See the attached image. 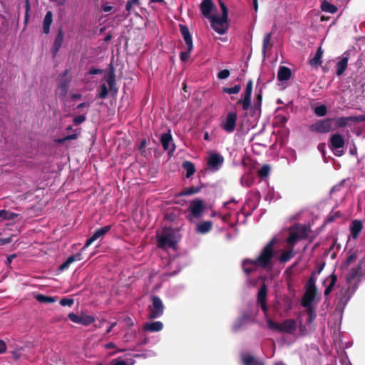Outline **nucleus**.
Returning <instances> with one entry per match:
<instances>
[{"label":"nucleus","mask_w":365,"mask_h":365,"mask_svg":"<svg viewBox=\"0 0 365 365\" xmlns=\"http://www.w3.org/2000/svg\"><path fill=\"white\" fill-rule=\"evenodd\" d=\"M53 21V14L51 11H48L44 17L43 22V31L44 34H48L50 31V26Z\"/></svg>","instance_id":"nucleus-28"},{"label":"nucleus","mask_w":365,"mask_h":365,"mask_svg":"<svg viewBox=\"0 0 365 365\" xmlns=\"http://www.w3.org/2000/svg\"><path fill=\"white\" fill-rule=\"evenodd\" d=\"M336 123L339 127H344L350 120V117H341L335 119Z\"/></svg>","instance_id":"nucleus-44"},{"label":"nucleus","mask_w":365,"mask_h":365,"mask_svg":"<svg viewBox=\"0 0 365 365\" xmlns=\"http://www.w3.org/2000/svg\"><path fill=\"white\" fill-rule=\"evenodd\" d=\"M212 227V222L211 221H204L200 222L196 226V232L200 234H206L209 232Z\"/></svg>","instance_id":"nucleus-26"},{"label":"nucleus","mask_w":365,"mask_h":365,"mask_svg":"<svg viewBox=\"0 0 365 365\" xmlns=\"http://www.w3.org/2000/svg\"><path fill=\"white\" fill-rule=\"evenodd\" d=\"M294 248L290 247L289 250L284 252L279 257L281 262H287L294 257Z\"/></svg>","instance_id":"nucleus-34"},{"label":"nucleus","mask_w":365,"mask_h":365,"mask_svg":"<svg viewBox=\"0 0 365 365\" xmlns=\"http://www.w3.org/2000/svg\"><path fill=\"white\" fill-rule=\"evenodd\" d=\"M271 40H272V34H270V33L266 34L265 36H264L263 44H262V53H263L264 56H265V55H266L267 50L269 49L272 46Z\"/></svg>","instance_id":"nucleus-31"},{"label":"nucleus","mask_w":365,"mask_h":365,"mask_svg":"<svg viewBox=\"0 0 365 365\" xmlns=\"http://www.w3.org/2000/svg\"><path fill=\"white\" fill-rule=\"evenodd\" d=\"M16 217L17 214L14 212H11L6 210H0V222L6 220H14Z\"/></svg>","instance_id":"nucleus-33"},{"label":"nucleus","mask_w":365,"mask_h":365,"mask_svg":"<svg viewBox=\"0 0 365 365\" xmlns=\"http://www.w3.org/2000/svg\"><path fill=\"white\" fill-rule=\"evenodd\" d=\"M200 188L198 187H190L185 188L180 193L181 195H191L197 193Z\"/></svg>","instance_id":"nucleus-43"},{"label":"nucleus","mask_w":365,"mask_h":365,"mask_svg":"<svg viewBox=\"0 0 365 365\" xmlns=\"http://www.w3.org/2000/svg\"><path fill=\"white\" fill-rule=\"evenodd\" d=\"M78 133L76 132H74L73 133L68 135L66 137L63 138L62 139L58 140V141L59 143H63L66 140H74L78 138Z\"/></svg>","instance_id":"nucleus-47"},{"label":"nucleus","mask_w":365,"mask_h":365,"mask_svg":"<svg viewBox=\"0 0 365 365\" xmlns=\"http://www.w3.org/2000/svg\"><path fill=\"white\" fill-rule=\"evenodd\" d=\"M240 85H235L233 87L223 88V91L229 94H237L240 91Z\"/></svg>","instance_id":"nucleus-46"},{"label":"nucleus","mask_w":365,"mask_h":365,"mask_svg":"<svg viewBox=\"0 0 365 365\" xmlns=\"http://www.w3.org/2000/svg\"><path fill=\"white\" fill-rule=\"evenodd\" d=\"M306 291L302 299V305L304 307H313L317 295V288L315 285V280L313 277H311L307 284Z\"/></svg>","instance_id":"nucleus-7"},{"label":"nucleus","mask_w":365,"mask_h":365,"mask_svg":"<svg viewBox=\"0 0 365 365\" xmlns=\"http://www.w3.org/2000/svg\"><path fill=\"white\" fill-rule=\"evenodd\" d=\"M255 315V311L244 313L242 317L235 322L233 325V329L235 330L240 329L245 322L253 320Z\"/></svg>","instance_id":"nucleus-19"},{"label":"nucleus","mask_w":365,"mask_h":365,"mask_svg":"<svg viewBox=\"0 0 365 365\" xmlns=\"http://www.w3.org/2000/svg\"><path fill=\"white\" fill-rule=\"evenodd\" d=\"M241 183L243 186H249L248 182L244 181V177L241 178Z\"/></svg>","instance_id":"nucleus-63"},{"label":"nucleus","mask_w":365,"mask_h":365,"mask_svg":"<svg viewBox=\"0 0 365 365\" xmlns=\"http://www.w3.org/2000/svg\"><path fill=\"white\" fill-rule=\"evenodd\" d=\"M230 74V73L228 70L224 69L218 73L217 78L219 79H226L229 77Z\"/></svg>","instance_id":"nucleus-50"},{"label":"nucleus","mask_w":365,"mask_h":365,"mask_svg":"<svg viewBox=\"0 0 365 365\" xmlns=\"http://www.w3.org/2000/svg\"><path fill=\"white\" fill-rule=\"evenodd\" d=\"M6 350V345L3 340H0V354H4Z\"/></svg>","instance_id":"nucleus-54"},{"label":"nucleus","mask_w":365,"mask_h":365,"mask_svg":"<svg viewBox=\"0 0 365 365\" xmlns=\"http://www.w3.org/2000/svg\"><path fill=\"white\" fill-rule=\"evenodd\" d=\"M116 324H117V322H113V323L110 324V327L106 330V334H109V333L111 331L112 329H113L114 327H115V326H116Z\"/></svg>","instance_id":"nucleus-59"},{"label":"nucleus","mask_w":365,"mask_h":365,"mask_svg":"<svg viewBox=\"0 0 365 365\" xmlns=\"http://www.w3.org/2000/svg\"><path fill=\"white\" fill-rule=\"evenodd\" d=\"M329 148L336 156H341L344 152L343 148L344 146V140L341 135L335 133L332 135L329 139Z\"/></svg>","instance_id":"nucleus-11"},{"label":"nucleus","mask_w":365,"mask_h":365,"mask_svg":"<svg viewBox=\"0 0 365 365\" xmlns=\"http://www.w3.org/2000/svg\"><path fill=\"white\" fill-rule=\"evenodd\" d=\"M329 279H330L329 284L328 285V287L326 288V289L324 291L325 295H329L330 294V292L332 291L333 287H334V285L336 282L337 278H336V275L331 274L329 276Z\"/></svg>","instance_id":"nucleus-38"},{"label":"nucleus","mask_w":365,"mask_h":365,"mask_svg":"<svg viewBox=\"0 0 365 365\" xmlns=\"http://www.w3.org/2000/svg\"><path fill=\"white\" fill-rule=\"evenodd\" d=\"M253 6H254V9L255 11L257 12V10H258V3H257V0H253Z\"/></svg>","instance_id":"nucleus-60"},{"label":"nucleus","mask_w":365,"mask_h":365,"mask_svg":"<svg viewBox=\"0 0 365 365\" xmlns=\"http://www.w3.org/2000/svg\"><path fill=\"white\" fill-rule=\"evenodd\" d=\"M222 9L221 15H213L208 19L210 21L211 27L219 34H225L229 28L228 23V9L222 1L220 2Z\"/></svg>","instance_id":"nucleus-4"},{"label":"nucleus","mask_w":365,"mask_h":365,"mask_svg":"<svg viewBox=\"0 0 365 365\" xmlns=\"http://www.w3.org/2000/svg\"><path fill=\"white\" fill-rule=\"evenodd\" d=\"M182 168L186 171V177L187 178H190L195 172L194 164L190 161L183 162Z\"/></svg>","instance_id":"nucleus-32"},{"label":"nucleus","mask_w":365,"mask_h":365,"mask_svg":"<svg viewBox=\"0 0 365 365\" xmlns=\"http://www.w3.org/2000/svg\"><path fill=\"white\" fill-rule=\"evenodd\" d=\"M237 115L235 111L228 113L222 120L221 128L228 133H232L236 127Z\"/></svg>","instance_id":"nucleus-14"},{"label":"nucleus","mask_w":365,"mask_h":365,"mask_svg":"<svg viewBox=\"0 0 365 365\" xmlns=\"http://www.w3.org/2000/svg\"><path fill=\"white\" fill-rule=\"evenodd\" d=\"M190 51H189V49L187 48V51H182L180 53V59L182 61H185L188 59Z\"/></svg>","instance_id":"nucleus-51"},{"label":"nucleus","mask_w":365,"mask_h":365,"mask_svg":"<svg viewBox=\"0 0 365 365\" xmlns=\"http://www.w3.org/2000/svg\"><path fill=\"white\" fill-rule=\"evenodd\" d=\"M332 121L331 118L318 120L309 126V130L319 133H329L331 130Z\"/></svg>","instance_id":"nucleus-13"},{"label":"nucleus","mask_w":365,"mask_h":365,"mask_svg":"<svg viewBox=\"0 0 365 365\" xmlns=\"http://www.w3.org/2000/svg\"><path fill=\"white\" fill-rule=\"evenodd\" d=\"M102 73V71L101 69H98V68H91L89 71V73L91 75H96V74H99V73Z\"/></svg>","instance_id":"nucleus-56"},{"label":"nucleus","mask_w":365,"mask_h":365,"mask_svg":"<svg viewBox=\"0 0 365 365\" xmlns=\"http://www.w3.org/2000/svg\"><path fill=\"white\" fill-rule=\"evenodd\" d=\"M112 9H113V6H109V5H103L102 6V10L104 12H110V11H112Z\"/></svg>","instance_id":"nucleus-57"},{"label":"nucleus","mask_w":365,"mask_h":365,"mask_svg":"<svg viewBox=\"0 0 365 365\" xmlns=\"http://www.w3.org/2000/svg\"><path fill=\"white\" fill-rule=\"evenodd\" d=\"M90 104L88 103H82L77 106L76 108L80 109L84 107L88 108Z\"/></svg>","instance_id":"nucleus-58"},{"label":"nucleus","mask_w":365,"mask_h":365,"mask_svg":"<svg viewBox=\"0 0 365 365\" xmlns=\"http://www.w3.org/2000/svg\"><path fill=\"white\" fill-rule=\"evenodd\" d=\"M189 210L190 215H188L190 221H194L195 220L199 219L202 215L205 210V205L202 200L196 199L192 200L189 205Z\"/></svg>","instance_id":"nucleus-10"},{"label":"nucleus","mask_w":365,"mask_h":365,"mask_svg":"<svg viewBox=\"0 0 365 365\" xmlns=\"http://www.w3.org/2000/svg\"><path fill=\"white\" fill-rule=\"evenodd\" d=\"M321 9L322 11L329 14H334L337 11L336 6L329 3L327 0H323L322 1Z\"/></svg>","instance_id":"nucleus-30"},{"label":"nucleus","mask_w":365,"mask_h":365,"mask_svg":"<svg viewBox=\"0 0 365 365\" xmlns=\"http://www.w3.org/2000/svg\"><path fill=\"white\" fill-rule=\"evenodd\" d=\"M140 5V0H128L125 9L128 12L126 16H128L133 8Z\"/></svg>","instance_id":"nucleus-39"},{"label":"nucleus","mask_w":365,"mask_h":365,"mask_svg":"<svg viewBox=\"0 0 365 365\" xmlns=\"http://www.w3.org/2000/svg\"><path fill=\"white\" fill-rule=\"evenodd\" d=\"M252 81H249V82L247 83L245 93H247L248 95H252Z\"/></svg>","instance_id":"nucleus-53"},{"label":"nucleus","mask_w":365,"mask_h":365,"mask_svg":"<svg viewBox=\"0 0 365 365\" xmlns=\"http://www.w3.org/2000/svg\"><path fill=\"white\" fill-rule=\"evenodd\" d=\"M251 96L252 95L245 93L244 98L239 101L240 103H242V108L244 110H247L250 108L251 103Z\"/></svg>","instance_id":"nucleus-41"},{"label":"nucleus","mask_w":365,"mask_h":365,"mask_svg":"<svg viewBox=\"0 0 365 365\" xmlns=\"http://www.w3.org/2000/svg\"><path fill=\"white\" fill-rule=\"evenodd\" d=\"M206 163V170L210 173H216L222 168L224 157L215 150H210L207 152Z\"/></svg>","instance_id":"nucleus-6"},{"label":"nucleus","mask_w":365,"mask_h":365,"mask_svg":"<svg viewBox=\"0 0 365 365\" xmlns=\"http://www.w3.org/2000/svg\"><path fill=\"white\" fill-rule=\"evenodd\" d=\"M307 235L306 227L303 225H296L291 228L289 236L287 239V243L294 248V245Z\"/></svg>","instance_id":"nucleus-9"},{"label":"nucleus","mask_w":365,"mask_h":365,"mask_svg":"<svg viewBox=\"0 0 365 365\" xmlns=\"http://www.w3.org/2000/svg\"><path fill=\"white\" fill-rule=\"evenodd\" d=\"M314 112L317 116L323 117L327 113V106L324 105H319L314 108Z\"/></svg>","instance_id":"nucleus-37"},{"label":"nucleus","mask_w":365,"mask_h":365,"mask_svg":"<svg viewBox=\"0 0 365 365\" xmlns=\"http://www.w3.org/2000/svg\"><path fill=\"white\" fill-rule=\"evenodd\" d=\"M11 242V237L0 238V245H4Z\"/></svg>","instance_id":"nucleus-55"},{"label":"nucleus","mask_w":365,"mask_h":365,"mask_svg":"<svg viewBox=\"0 0 365 365\" xmlns=\"http://www.w3.org/2000/svg\"><path fill=\"white\" fill-rule=\"evenodd\" d=\"M36 299L41 303H53L56 302V297L46 296L43 294L36 295Z\"/></svg>","instance_id":"nucleus-35"},{"label":"nucleus","mask_w":365,"mask_h":365,"mask_svg":"<svg viewBox=\"0 0 365 365\" xmlns=\"http://www.w3.org/2000/svg\"><path fill=\"white\" fill-rule=\"evenodd\" d=\"M125 321H126V322H127V324H128V325H132V324H133V322H132V321H131V319H130V318H129V317L126 318V319H125Z\"/></svg>","instance_id":"nucleus-64"},{"label":"nucleus","mask_w":365,"mask_h":365,"mask_svg":"<svg viewBox=\"0 0 365 365\" xmlns=\"http://www.w3.org/2000/svg\"><path fill=\"white\" fill-rule=\"evenodd\" d=\"M110 226L107 225L104 226L103 227H101L95 231L93 235L87 240L86 244L82 247L81 252H83L86 250V248H88L94 241L97 240L98 238L102 237L104 236L110 230ZM82 259V255L81 252H78L74 255L70 256L68 257V259L60 266L59 269L61 271H63L69 267L71 264L76 261H80Z\"/></svg>","instance_id":"nucleus-3"},{"label":"nucleus","mask_w":365,"mask_h":365,"mask_svg":"<svg viewBox=\"0 0 365 365\" xmlns=\"http://www.w3.org/2000/svg\"><path fill=\"white\" fill-rule=\"evenodd\" d=\"M163 328V324L160 321L147 322L143 326V329L150 332L160 331Z\"/></svg>","instance_id":"nucleus-25"},{"label":"nucleus","mask_w":365,"mask_h":365,"mask_svg":"<svg viewBox=\"0 0 365 365\" xmlns=\"http://www.w3.org/2000/svg\"><path fill=\"white\" fill-rule=\"evenodd\" d=\"M267 299V287L263 284L258 291L257 294V304L261 307L264 314H267V307L266 304Z\"/></svg>","instance_id":"nucleus-17"},{"label":"nucleus","mask_w":365,"mask_h":365,"mask_svg":"<svg viewBox=\"0 0 365 365\" xmlns=\"http://www.w3.org/2000/svg\"><path fill=\"white\" fill-rule=\"evenodd\" d=\"M63 41V34L62 31L60 30L56 36L54 44L52 48V52L54 56L57 53V52L61 47Z\"/></svg>","instance_id":"nucleus-29"},{"label":"nucleus","mask_w":365,"mask_h":365,"mask_svg":"<svg viewBox=\"0 0 365 365\" xmlns=\"http://www.w3.org/2000/svg\"><path fill=\"white\" fill-rule=\"evenodd\" d=\"M322 56V50L321 48H319L315 54V56L311 60L310 63L312 66L319 65L322 63V61H321Z\"/></svg>","instance_id":"nucleus-40"},{"label":"nucleus","mask_w":365,"mask_h":365,"mask_svg":"<svg viewBox=\"0 0 365 365\" xmlns=\"http://www.w3.org/2000/svg\"><path fill=\"white\" fill-rule=\"evenodd\" d=\"M270 168L268 165H264L258 171V174L262 178L267 177L269 174Z\"/></svg>","instance_id":"nucleus-45"},{"label":"nucleus","mask_w":365,"mask_h":365,"mask_svg":"<svg viewBox=\"0 0 365 365\" xmlns=\"http://www.w3.org/2000/svg\"><path fill=\"white\" fill-rule=\"evenodd\" d=\"M276 240L273 238L262 250L259 257L255 259H245L242 262L244 272L249 274L255 271L258 267L270 269L272 267V259L274 255L273 246Z\"/></svg>","instance_id":"nucleus-2"},{"label":"nucleus","mask_w":365,"mask_h":365,"mask_svg":"<svg viewBox=\"0 0 365 365\" xmlns=\"http://www.w3.org/2000/svg\"><path fill=\"white\" fill-rule=\"evenodd\" d=\"M86 120L85 114L76 115L73 118V121L74 124L79 125Z\"/></svg>","instance_id":"nucleus-48"},{"label":"nucleus","mask_w":365,"mask_h":365,"mask_svg":"<svg viewBox=\"0 0 365 365\" xmlns=\"http://www.w3.org/2000/svg\"><path fill=\"white\" fill-rule=\"evenodd\" d=\"M243 365H265L262 360L258 359L251 354H243L242 356Z\"/></svg>","instance_id":"nucleus-23"},{"label":"nucleus","mask_w":365,"mask_h":365,"mask_svg":"<svg viewBox=\"0 0 365 365\" xmlns=\"http://www.w3.org/2000/svg\"><path fill=\"white\" fill-rule=\"evenodd\" d=\"M215 5L212 0H203L200 4V9L202 14V15L207 18L210 19L213 15L211 14Z\"/></svg>","instance_id":"nucleus-20"},{"label":"nucleus","mask_w":365,"mask_h":365,"mask_svg":"<svg viewBox=\"0 0 365 365\" xmlns=\"http://www.w3.org/2000/svg\"><path fill=\"white\" fill-rule=\"evenodd\" d=\"M350 120L353 122H364V115L350 116Z\"/></svg>","instance_id":"nucleus-52"},{"label":"nucleus","mask_w":365,"mask_h":365,"mask_svg":"<svg viewBox=\"0 0 365 365\" xmlns=\"http://www.w3.org/2000/svg\"><path fill=\"white\" fill-rule=\"evenodd\" d=\"M267 327L269 329L275 331L286 333L289 334H294L297 330V325L295 320L287 319L282 323H277L271 319H267Z\"/></svg>","instance_id":"nucleus-5"},{"label":"nucleus","mask_w":365,"mask_h":365,"mask_svg":"<svg viewBox=\"0 0 365 365\" xmlns=\"http://www.w3.org/2000/svg\"><path fill=\"white\" fill-rule=\"evenodd\" d=\"M74 303L73 299L63 298L60 301V304L62 306L71 307Z\"/></svg>","instance_id":"nucleus-49"},{"label":"nucleus","mask_w":365,"mask_h":365,"mask_svg":"<svg viewBox=\"0 0 365 365\" xmlns=\"http://www.w3.org/2000/svg\"><path fill=\"white\" fill-rule=\"evenodd\" d=\"M180 32L185 42V44L189 49L192 51L193 48L192 36L190 34V31L186 26L180 25Z\"/></svg>","instance_id":"nucleus-22"},{"label":"nucleus","mask_w":365,"mask_h":365,"mask_svg":"<svg viewBox=\"0 0 365 365\" xmlns=\"http://www.w3.org/2000/svg\"><path fill=\"white\" fill-rule=\"evenodd\" d=\"M72 99L73 100H76V99H79L81 98V95L79 94V93H76V94H73L72 96H71Z\"/></svg>","instance_id":"nucleus-61"},{"label":"nucleus","mask_w":365,"mask_h":365,"mask_svg":"<svg viewBox=\"0 0 365 365\" xmlns=\"http://www.w3.org/2000/svg\"><path fill=\"white\" fill-rule=\"evenodd\" d=\"M151 305L149 307V318L156 319L161 317L164 312V305L162 300L157 296L151 297Z\"/></svg>","instance_id":"nucleus-12"},{"label":"nucleus","mask_w":365,"mask_h":365,"mask_svg":"<svg viewBox=\"0 0 365 365\" xmlns=\"http://www.w3.org/2000/svg\"><path fill=\"white\" fill-rule=\"evenodd\" d=\"M349 61V53H344L341 58L337 62L336 65V73L337 76H341L347 68Z\"/></svg>","instance_id":"nucleus-21"},{"label":"nucleus","mask_w":365,"mask_h":365,"mask_svg":"<svg viewBox=\"0 0 365 365\" xmlns=\"http://www.w3.org/2000/svg\"><path fill=\"white\" fill-rule=\"evenodd\" d=\"M134 364L135 360L133 359H128L126 360L115 359L111 361V365H134Z\"/></svg>","instance_id":"nucleus-36"},{"label":"nucleus","mask_w":365,"mask_h":365,"mask_svg":"<svg viewBox=\"0 0 365 365\" xmlns=\"http://www.w3.org/2000/svg\"><path fill=\"white\" fill-rule=\"evenodd\" d=\"M363 228V225L361 221L359 220H355L352 221L350 225V231L351 235L354 239H356L359 237L361 230Z\"/></svg>","instance_id":"nucleus-24"},{"label":"nucleus","mask_w":365,"mask_h":365,"mask_svg":"<svg viewBox=\"0 0 365 365\" xmlns=\"http://www.w3.org/2000/svg\"><path fill=\"white\" fill-rule=\"evenodd\" d=\"M106 81L108 85L103 83L98 89V96L102 99L107 98L108 94V88L113 90L115 86V79L113 75H109L107 76L106 78Z\"/></svg>","instance_id":"nucleus-15"},{"label":"nucleus","mask_w":365,"mask_h":365,"mask_svg":"<svg viewBox=\"0 0 365 365\" xmlns=\"http://www.w3.org/2000/svg\"><path fill=\"white\" fill-rule=\"evenodd\" d=\"M68 318L73 323L82 324L84 326H88L95 322L94 317L87 314H81L78 316L74 313H69Z\"/></svg>","instance_id":"nucleus-16"},{"label":"nucleus","mask_w":365,"mask_h":365,"mask_svg":"<svg viewBox=\"0 0 365 365\" xmlns=\"http://www.w3.org/2000/svg\"><path fill=\"white\" fill-rule=\"evenodd\" d=\"M176 242L175 232L170 229H163L158 236V244L160 248L173 247Z\"/></svg>","instance_id":"nucleus-8"},{"label":"nucleus","mask_w":365,"mask_h":365,"mask_svg":"<svg viewBox=\"0 0 365 365\" xmlns=\"http://www.w3.org/2000/svg\"><path fill=\"white\" fill-rule=\"evenodd\" d=\"M160 142L164 150H168L169 153L174 152L175 145L170 133L163 134L160 138Z\"/></svg>","instance_id":"nucleus-18"},{"label":"nucleus","mask_w":365,"mask_h":365,"mask_svg":"<svg viewBox=\"0 0 365 365\" xmlns=\"http://www.w3.org/2000/svg\"><path fill=\"white\" fill-rule=\"evenodd\" d=\"M304 308L306 309V312L308 315L307 323L312 324L316 318V313L313 309V307H308Z\"/></svg>","instance_id":"nucleus-42"},{"label":"nucleus","mask_w":365,"mask_h":365,"mask_svg":"<svg viewBox=\"0 0 365 365\" xmlns=\"http://www.w3.org/2000/svg\"><path fill=\"white\" fill-rule=\"evenodd\" d=\"M357 258V252L351 250L343 264L342 267L346 272V286L341 288L338 294V308H344L356 292L360 281V277L365 272V255L359 262H356Z\"/></svg>","instance_id":"nucleus-1"},{"label":"nucleus","mask_w":365,"mask_h":365,"mask_svg":"<svg viewBox=\"0 0 365 365\" xmlns=\"http://www.w3.org/2000/svg\"><path fill=\"white\" fill-rule=\"evenodd\" d=\"M106 322V320L104 319H101L99 320V324H96L95 327H101L102 324Z\"/></svg>","instance_id":"nucleus-62"},{"label":"nucleus","mask_w":365,"mask_h":365,"mask_svg":"<svg viewBox=\"0 0 365 365\" xmlns=\"http://www.w3.org/2000/svg\"><path fill=\"white\" fill-rule=\"evenodd\" d=\"M291 76V70L285 66H281L277 73V78L280 81H288Z\"/></svg>","instance_id":"nucleus-27"}]
</instances>
